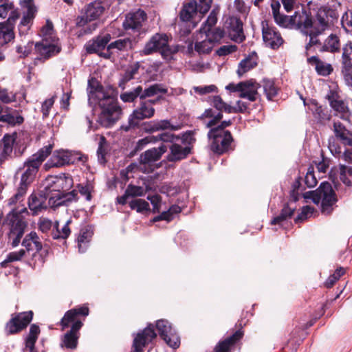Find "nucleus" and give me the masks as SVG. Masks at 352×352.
Instances as JSON below:
<instances>
[{"mask_svg":"<svg viewBox=\"0 0 352 352\" xmlns=\"http://www.w3.org/2000/svg\"><path fill=\"white\" fill-rule=\"evenodd\" d=\"M89 307L84 305L76 307L65 312L60 322L61 330L71 327V329L64 334L61 338V347L75 349L77 347L80 337V329L83 325L81 317L85 318L89 315Z\"/></svg>","mask_w":352,"mask_h":352,"instance_id":"1","label":"nucleus"},{"mask_svg":"<svg viewBox=\"0 0 352 352\" xmlns=\"http://www.w3.org/2000/svg\"><path fill=\"white\" fill-rule=\"evenodd\" d=\"M95 94L101 109L98 122L104 127H110L120 118L122 109L116 99L105 92L102 87H98Z\"/></svg>","mask_w":352,"mask_h":352,"instance_id":"2","label":"nucleus"},{"mask_svg":"<svg viewBox=\"0 0 352 352\" xmlns=\"http://www.w3.org/2000/svg\"><path fill=\"white\" fill-rule=\"evenodd\" d=\"M329 12L332 11L319 9L314 19L311 16L309 29L306 32V36L309 37V41L305 46L306 50L308 51L314 45L320 44V36L329 29L331 26Z\"/></svg>","mask_w":352,"mask_h":352,"instance_id":"3","label":"nucleus"},{"mask_svg":"<svg viewBox=\"0 0 352 352\" xmlns=\"http://www.w3.org/2000/svg\"><path fill=\"white\" fill-rule=\"evenodd\" d=\"M306 199H311L313 202L318 204L321 202V212L324 215L330 214L333 210V205L337 202L336 195L329 182H322L314 191L304 194Z\"/></svg>","mask_w":352,"mask_h":352,"instance_id":"4","label":"nucleus"},{"mask_svg":"<svg viewBox=\"0 0 352 352\" xmlns=\"http://www.w3.org/2000/svg\"><path fill=\"white\" fill-rule=\"evenodd\" d=\"M177 51V47L168 45V36L166 34H155L146 43L144 49L140 51V54L147 56L160 52L164 59L170 60Z\"/></svg>","mask_w":352,"mask_h":352,"instance_id":"5","label":"nucleus"},{"mask_svg":"<svg viewBox=\"0 0 352 352\" xmlns=\"http://www.w3.org/2000/svg\"><path fill=\"white\" fill-rule=\"evenodd\" d=\"M195 140L193 132L189 131L183 133L181 138L176 140L173 144H170V153L166 157L167 160L176 162L186 159L191 153Z\"/></svg>","mask_w":352,"mask_h":352,"instance_id":"6","label":"nucleus"},{"mask_svg":"<svg viewBox=\"0 0 352 352\" xmlns=\"http://www.w3.org/2000/svg\"><path fill=\"white\" fill-rule=\"evenodd\" d=\"M23 212H28L26 208L23 207L21 210L13 208L6 217V221L10 226L8 238L13 248L16 247L20 243L24 234L26 223L21 216Z\"/></svg>","mask_w":352,"mask_h":352,"instance_id":"7","label":"nucleus"},{"mask_svg":"<svg viewBox=\"0 0 352 352\" xmlns=\"http://www.w3.org/2000/svg\"><path fill=\"white\" fill-rule=\"evenodd\" d=\"M52 148L51 144L43 147L25 163V170L21 175L20 183L29 186L33 182L39 166L51 153Z\"/></svg>","mask_w":352,"mask_h":352,"instance_id":"8","label":"nucleus"},{"mask_svg":"<svg viewBox=\"0 0 352 352\" xmlns=\"http://www.w3.org/2000/svg\"><path fill=\"white\" fill-rule=\"evenodd\" d=\"M52 190L48 188H45V192L40 193H32L28 198V208L32 212V215H37L40 212L46 210L48 205L52 207H57L61 206L64 203V200H62L61 197H58L55 199L54 196L49 197L48 201H47L49 192Z\"/></svg>","mask_w":352,"mask_h":352,"instance_id":"9","label":"nucleus"},{"mask_svg":"<svg viewBox=\"0 0 352 352\" xmlns=\"http://www.w3.org/2000/svg\"><path fill=\"white\" fill-rule=\"evenodd\" d=\"M166 151L167 146L162 144L157 148H152L142 153L140 157V170L144 173H152L156 168L155 163Z\"/></svg>","mask_w":352,"mask_h":352,"instance_id":"10","label":"nucleus"},{"mask_svg":"<svg viewBox=\"0 0 352 352\" xmlns=\"http://www.w3.org/2000/svg\"><path fill=\"white\" fill-rule=\"evenodd\" d=\"M211 151L218 154L227 151L233 139L229 131L210 130L208 133Z\"/></svg>","mask_w":352,"mask_h":352,"instance_id":"11","label":"nucleus"},{"mask_svg":"<svg viewBox=\"0 0 352 352\" xmlns=\"http://www.w3.org/2000/svg\"><path fill=\"white\" fill-rule=\"evenodd\" d=\"M161 96L154 100H146L142 101L140 106L135 109L130 116L129 123L131 127H135L138 125L139 121L151 118L154 116L155 109L153 105L161 99Z\"/></svg>","mask_w":352,"mask_h":352,"instance_id":"12","label":"nucleus"},{"mask_svg":"<svg viewBox=\"0 0 352 352\" xmlns=\"http://www.w3.org/2000/svg\"><path fill=\"white\" fill-rule=\"evenodd\" d=\"M147 19L146 13L142 10L131 12L126 14L123 22L124 29L129 34H140L144 32L143 26Z\"/></svg>","mask_w":352,"mask_h":352,"instance_id":"13","label":"nucleus"},{"mask_svg":"<svg viewBox=\"0 0 352 352\" xmlns=\"http://www.w3.org/2000/svg\"><path fill=\"white\" fill-rule=\"evenodd\" d=\"M61 51V45L58 38L53 40L42 38L40 42L35 44V52L37 54L36 59L47 60L54 56Z\"/></svg>","mask_w":352,"mask_h":352,"instance_id":"14","label":"nucleus"},{"mask_svg":"<svg viewBox=\"0 0 352 352\" xmlns=\"http://www.w3.org/2000/svg\"><path fill=\"white\" fill-rule=\"evenodd\" d=\"M21 6L26 10L23 12V16L18 25V30L20 36L26 35L32 25L36 16L37 8L34 0H21Z\"/></svg>","mask_w":352,"mask_h":352,"instance_id":"15","label":"nucleus"},{"mask_svg":"<svg viewBox=\"0 0 352 352\" xmlns=\"http://www.w3.org/2000/svg\"><path fill=\"white\" fill-rule=\"evenodd\" d=\"M33 318L32 311L21 312L12 315L11 319L6 325L7 334H16L25 329Z\"/></svg>","mask_w":352,"mask_h":352,"instance_id":"16","label":"nucleus"},{"mask_svg":"<svg viewBox=\"0 0 352 352\" xmlns=\"http://www.w3.org/2000/svg\"><path fill=\"white\" fill-rule=\"evenodd\" d=\"M82 161V156L80 153L68 151H55L48 163L52 167H60L69 164H74Z\"/></svg>","mask_w":352,"mask_h":352,"instance_id":"17","label":"nucleus"},{"mask_svg":"<svg viewBox=\"0 0 352 352\" xmlns=\"http://www.w3.org/2000/svg\"><path fill=\"white\" fill-rule=\"evenodd\" d=\"M20 12L18 10H12L9 15L8 19L0 23V45L7 44L14 39V29L16 21L20 17Z\"/></svg>","mask_w":352,"mask_h":352,"instance_id":"18","label":"nucleus"},{"mask_svg":"<svg viewBox=\"0 0 352 352\" xmlns=\"http://www.w3.org/2000/svg\"><path fill=\"white\" fill-rule=\"evenodd\" d=\"M156 328L160 337L172 348L176 349L179 346V338L174 332L170 324L166 320L157 321Z\"/></svg>","mask_w":352,"mask_h":352,"instance_id":"19","label":"nucleus"},{"mask_svg":"<svg viewBox=\"0 0 352 352\" xmlns=\"http://www.w3.org/2000/svg\"><path fill=\"white\" fill-rule=\"evenodd\" d=\"M201 120L205 118H210L208 122L204 121V124L207 128H210V130H219L226 131L225 129L232 124L231 120H225L221 122L220 124L216 126L217 123L223 118L221 112L216 113L212 109H206L204 113L200 117Z\"/></svg>","mask_w":352,"mask_h":352,"instance_id":"20","label":"nucleus"},{"mask_svg":"<svg viewBox=\"0 0 352 352\" xmlns=\"http://www.w3.org/2000/svg\"><path fill=\"white\" fill-rule=\"evenodd\" d=\"M111 39V36L109 34L98 36L85 44L86 52L88 54H97L99 56L103 58L102 54L106 52L107 44Z\"/></svg>","mask_w":352,"mask_h":352,"instance_id":"21","label":"nucleus"},{"mask_svg":"<svg viewBox=\"0 0 352 352\" xmlns=\"http://www.w3.org/2000/svg\"><path fill=\"white\" fill-rule=\"evenodd\" d=\"M262 33L265 45L272 49L278 48L283 43L280 34L267 23H262Z\"/></svg>","mask_w":352,"mask_h":352,"instance_id":"22","label":"nucleus"},{"mask_svg":"<svg viewBox=\"0 0 352 352\" xmlns=\"http://www.w3.org/2000/svg\"><path fill=\"white\" fill-rule=\"evenodd\" d=\"M154 327L149 324L142 332L139 333L133 340L135 352H142L143 348L156 337Z\"/></svg>","mask_w":352,"mask_h":352,"instance_id":"23","label":"nucleus"},{"mask_svg":"<svg viewBox=\"0 0 352 352\" xmlns=\"http://www.w3.org/2000/svg\"><path fill=\"white\" fill-rule=\"evenodd\" d=\"M181 138L179 135H175L173 133L165 132L160 133L156 136L151 135L148 136L144 138H142L141 140H139L136 149L137 150H141L143 148L144 146H146L147 144L153 142L155 143L158 141H162L163 142H169L171 144H173L174 142H176V140Z\"/></svg>","mask_w":352,"mask_h":352,"instance_id":"24","label":"nucleus"},{"mask_svg":"<svg viewBox=\"0 0 352 352\" xmlns=\"http://www.w3.org/2000/svg\"><path fill=\"white\" fill-rule=\"evenodd\" d=\"M292 28L300 30L302 33L306 36V32L309 29L311 23V15L302 9L300 11L295 12L292 16Z\"/></svg>","mask_w":352,"mask_h":352,"instance_id":"25","label":"nucleus"},{"mask_svg":"<svg viewBox=\"0 0 352 352\" xmlns=\"http://www.w3.org/2000/svg\"><path fill=\"white\" fill-rule=\"evenodd\" d=\"M242 84L239 97L247 98L251 102L256 101L259 96L258 93V89L260 87L259 84L253 79L243 81Z\"/></svg>","mask_w":352,"mask_h":352,"instance_id":"26","label":"nucleus"},{"mask_svg":"<svg viewBox=\"0 0 352 352\" xmlns=\"http://www.w3.org/2000/svg\"><path fill=\"white\" fill-rule=\"evenodd\" d=\"M53 183L55 184V188L51 190L52 191H57L56 193L55 199L58 198L59 197H62L63 192L69 190L73 186V179L68 174H63L59 177H56L55 180L53 181Z\"/></svg>","mask_w":352,"mask_h":352,"instance_id":"27","label":"nucleus"},{"mask_svg":"<svg viewBox=\"0 0 352 352\" xmlns=\"http://www.w3.org/2000/svg\"><path fill=\"white\" fill-rule=\"evenodd\" d=\"M132 47L133 43L131 38H119L107 45L106 52L103 53L102 56L104 58L109 59L112 56V50L116 49L118 51H126L132 49Z\"/></svg>","mask_w":352,"mask_h":352,"instance_id":"28","label":"nucleus"},{"mask_svg":"<svg viewBox=\"0 0 352 352\" xmlns=\"http://www.w3.org/2000/svg\"><path fill=\"white\" fill-rule=\"evenodd\" d=\"M307 62L315 67L316 73L320 76L326 77L333 72L332 65L321 60L318 56H311L307 58Z\"/></svg>","mask_w":352,"mask_h":352,"instance_id":"29","label":"nucleus"},{"mask_svg":"<svg viewBox=\"0 0 352 352\" xmlns=\"http://www.w3.org/2000/svg\"><path fill=\"white\" fill-rule=\"evenodd\" d=\"M16 138L14 135L6 134L0 141V162L12 157Z\"/></svg>","mask_w":352,"mask_h":352,"instance_id":"30","label":"nucleus"},{"mask_svg":"<svg viewBox=\"0 0 352 352\" xmlns=\"http://www.w3.org/2000/svg\"><path fill=\"white\" fill-rule=\"evenodd\" d=\"M333 132L342 144L352 146V133L340 121H333Z\"/></svg>","mask_w":352,"mask_h":352,"instance_id":"31","label":"nucleus"},{"mask_svg":"<svg viewBox=\"0 0 352 352\" xmlns=\"http://www.w3.org/2000/svg\"><path fill=\"white\" fill-rule=\"evenodd\" d=\"M318 46L319 51L321 52H327L336 53L340 51V43L339 37L334 34H331L323 43L316 45Z\"/></svg>","mask_w":352,"mask_h":352,"instance_id":"32","label":"nucleus"},{"mask_svg":"<svg viewBox=\"0 0 352 352\" xmlns=\"http://www.w3.org/2000/svg\"><path fill=\"white\" fill-rule=\"evenodd\" d=\"M21 244L28 252L35 250L36 252H38L43 248L39 236L34 231L25 236Z\"/></svg>","mask_w":352,"mask_h":352,"instance_id":"33","label":"nucleus"},{"mask_svg":"<svg viewBox=\"0 0 352 352\" xmlns=\"http://www.w3.org/2000/svg\"><path fill=\"white\" fill-rule=\"evenodd\" d=\"M229 28V34L233 41L241 43L244 40L243 23L239 19L235 17L230 18Z\"/></svg>","mask_w":352,"mask_h":352,"instance_id":"34","label":"nucleus"},{"mask_svg":"<svg viewBox=\"0 0 352 352\" xmlns=\"http://www.w3.org/2000/svg\"><path fill=\"white\" fill-rule=\"evenodd\" d=\"M140 67V65L139 62L134 63L128 66L118 83L119 87L122 89H124L126 88V84L128 82L136 78L137 76L139 74Z\"/></svg>","mask_w":352,"mask_h":352,"instance_id":"35","label":"nucleus"},{"mask_svg":"<svg viewBox=\"0 0 352 352\" xmlns=\"http://www.w3.org/2000/svg\"><path fill=\"white\" fill-rule=\"evenodd\" d=\"M243 333L241 331H236L232 336L220 342L215 347L214 352H228L230 347L239 340Z\"/></svg>","mask_w":352,"mask_h":352,"instance_id":"36","label":"nucleus"},{"mask_svg":"<svg viewBox=\"0 0 352 352\" xmlns=\"http://www.w3.org/2000/svg\"><path fill=\"white\" fill-rule=\"evenodd\" d=\"M352 72V46L346 44L343 48L342 55V74H345Z\"/></svg>","mask_w":352,"mask_h":352,"instance_id":"37","label":"nucleus"},{"mask_svg":"<svg viewBox=\"0 0 352 352\" xmlns=\"http://www.w3.org/2000/svg\"><path fill=\"white\" fill-rule=\"evenodd\" d=\"M197 11L199 12V4L195 1H191L184 6L180 12V19L185 22L189 21Z\"/></svg>","mask_w":352,"mask_h":352,"instance_id":"38","label":"nucleus"},{"mask_svg":"<svg viewBox=\"0 0 352 352\" xmlns=\"http://www.w3.org/2000/svg\"><path fill=\"white\" fill-rule=\"evenodd\" d=\"M40 332V328L38 325L33 324L30 326L29 333L25 338V348L30 352H37L35 349V343Z\"/></svg>","mask_w":352,"mask_h":352,"instance_id":"39","label":"nucleus"},{"mask_svg":"<svg viewBox=\"0 0 352 352\" xmlns=\"http://www.w3.org/2000/svg\"><path fill=\"white\" fill-rule=\"evenodd\" d=\"M71 222L72 221L70 219L67 220L64 226L61 228V229H60L58 222L55 221L54 223V229H52L51 232L52 238L54 239H67L71 233V230L69 227V225L71 223Z\"/></svg>","mask_w":352,"mask_h":352,"instance_id":"40","label":"nucleus"},{"mask_svg":"<svg viewBox=\"0 0 352 352\" xmlns=\"http://www.w3.org/2000/svg\"><path fill=\"white\" fill-rule=\"evenodd\" d=\"M257 65L256 56H250L242 60L239 65L237 74L242 76L244 74L251 70Z\"/></svg>","mask_w":352,"mask_h":352,"instance_id":"41","label":"nucleus"},{"mask_svg":"<svg viewBox=\"0 0 352 352\" xmlns=\"http://www.w3.org/2000/svg\"><path fill=\"white\" fill-rule=\"evenodd\" d=\"M104 8L100 3L94 2L89 3L85 10L87 20L93 21L98 19L103 12Z\"/></svg>","mask_w":352,"mask_h":352,"instance_id":"42","label":"nucleus"},{"mask_svg":"<svg viewBox=\"0 0 352 352\" xmlns=\"http://www.w3.org/2000/svg\"><path fill=\"white\" fill-rule=\"evenodd\" d=\"M331 108L338 113L339 117L343 120L351 122V112L345 102L340 99L331 105Z\"/></svg>","mask_w":352,"mask_h":352,"instance_id":"43","label":"nucleus"},{"mask_svg":"<svg viewBox=\"0 0 352 352\" xmlns=\"http://www.w3.org/2000/svg\"><path fill=\"white\" fill-rule=\"evenodd\" d=\"M295 209L296 208L294 206L292 207L290 204H285L280 214L274 217L272 220L271 223L273 225H281L284 221L292 217L295 211Z\"/></svg>","mask_w":352,"mask_h":352,"instance_id":"44","label":"nucleus"},{"mask_svg":"<svg viewBox=\"0 0 352 352\" xmlns=\"http://www.w3.org/2000/svg\"><path fill=\"white\" fill-rule=\"evenodd\" d=\"M93 232L88 228L81 229L78 237V245L79 251L83 252L87 249V245L92 237Z\"/></svg>","mask_w":352,"mask_h":352,"instance_id":"45","label":"nucleus"},{"mask_svg":"<svg viewBox=\"0 0 352 352\" xmlns=\"http://www.w3.org/2000/svg\"><path fill=\"white\" fill-rule=\"evenodd\" d=\"M264 93L268 100H272L278 94V88L273 80L263 79L262 81Z\"/></svg>","mask_w":352,"mask_h":352,"instance_id":"46","label":"nucleus"},{"mask_svg":"<svg viewBox=\"0 0 352 352\" xmlns=\"http://www.w3.org/2000/svg\"><path fill=\"white\" fill-rule=\"evenodd\" d=\"M182 209L177 205H173L167 211L162 212L160 215L155 217L153 219V222L165 220L170 221L173 219V215L181 212Z\"/></svg>","mask_w":352,"mask_h":352,"instance_id":"47","label":"nucleus"},{"mask_svg":"<svg viewBox=\"0 0 352 352\" xmlns=\"http://www.w3.org/2000/svg\"><path fill=\"white\" fill-rule=\"evenodd\" d=\"M206 38H207L214 45L215 43H219L224 37L225 32L220 28H214L210 29L208 32H202Z\"/></svg>","mask_w":352,"mask_h":352,"instance_id":"48","label":"nucleus"},{"mask_svg":"<svg viewBox=\"0 0 352 352\" xmlns=\"http://www.w3.org/2000/svg\"><path fill=\"white\" fill-rule=\"evenodd\" d=\"M165 94L166 93V89H164L159 84H154L146 88L143 90L142 88V93L140 96V100H144L146 98L154 96L158 94Z\"/></svg>","mask_w":352,"mask_h":352,"instance_id":"49","label":"nucleus"},{"mask_svg":"<svg viewBox=\"0 0 352 352\" xmlns=\"http://www.w3.org/2000/svg\"><path fill=\"white\" fill-rule=\"evenodd\" d=\"M28 186L27 184L20 183L16 194L8 200V204L12 206L22 202L24 200Z\"/></svg>","mask_w":352,"mask_h":352,"instance_id":"50","label":"nucleus"},{"mask_svg":"<svg viewBox=\"0 0 352 352\" xmlns=\"http://www.w3.org/2000/svg\"><path fill=\"white\" fill-rule=\"evenodd\" d=\"M129 205L132 210H136L138 212H144L150 211L149 204L141 199H133L129 201Z\"/></svg>","mask_w":352,"mask_h":352,"instance_id":"51","label":"nucleus"},{"mask_svg":"<svg viewBox=\"0 0 352 352\" xmlns=\"http://www.w3.org/2000/svg\"><path fill=\"white\" fill-rule=\"evenodd\" d=\"M142 86L136 87L133 90L126 91L120 95L121 100L124 102H132L135 100L137 98L141 96Z\"/></svg>","mask_w":352,"mask_h":352,"instance_id":"52","label":"nucleus"},{"mask_svg":"<svg viewBox=\"0 0 352 352\" xmlns=\"http://www.w3.org/2000/svg\"><path fill=\"white\" fill-rule=\"evenodd\" d=\"M25 252L26 251L23 249L19 251L10 252L7 255L6 258L1 263V266L2 267H6L9 263L21 261L25 256Z\"/></svg>","mask_w":352,"mask_h":352,"instance_id":"53","label":"nucleus"},{"mask_svg":"<svg viewBox=\"0 0 352 352\" xmlns=\"http://www.w3.org/2000/svg\"><path fill=\"white\" fill-rule=\"evenodd\" d=\"M212 105L219 111V112L224 111L226 113H231L234 111L233 107L226 103L219 96L213 97Z\"/></svg>","mask_w":352,"mask_h":352,"instance_id":"54","label":"nucleus"},{"mask_svg":"<svg viewBox=\"0 0 352 352\" xmlns=\"http://www.w3.org/2000/svg\"><path fill=\"white\" fill-rule=\"evenodd\" d=\"M217 14L218 11L216 10H212L208 16L207 20L200 28V33H202V32H208L210 29L214 28L213 27L215 25L217 21Z\"/></svg>","mask_w":352,"mask_h":352,"instance_id":"55","label":"nucleus"},{"mask_svg":"<svg viewBox=\"0 0 352 352\" xmlns=\"http://www.w3.org/2000/svg\"><path fill=\"white\" fill-rule=\"evenodd\" d=\"M214 45L207 38L200 42H196L195 45V50L199 54H208L211 52Z\"/></svg>","mask_w":352,"mask_h":352,"instance_id":"56","label":"nucleus"},{"mask_svg":"<svg viewBox=\"0 0 352 352\" xmlns=\"http://www.w3.org/2000/svg\"><path fill=\"white\" fill-rule=\"evenodd\" d=\"M274 21L280 26L286 28H292V16L276 13L274 14Z\"/></svg>","mask_w":352,"mask_h":352,"instance_id":"57","label":"nucleus"},{"mask_svg":"<svg viewBox=\"0 0 352 352\" xmlns=\"http://www.w3.org/2000/svg\"><path fill=\"white\" fill-rule=\"evenodd\" d=\"M107 143L104 137H101L100 139L99 146L97 151L98 161L101 164L106 162V154L107 153Z\"/></svg>","mask_w":352,"mask_h":352,"instance_id":"58","label":"nucleus"},{"mask_svg":"<svg viewBox=\"0 0 352 352\" xmlns=\"http://www.w3.org/2000/svg\"><path fill=\"white\" fill-rule=\"evenodd\" d=\"M41 33L43 38H47L50 40L58 38L54 34L53 23L49 19L46 21L45 25L41 28Z\"/></svg>","mask_w":352,"mask_h":352,"instance_id":"59","label":"nucleus"},{"mask_svg":"<svg viewBox=\"0 0 352 352\" xmlns=\"http://www.w3.org/2000/svg\"><path fill=\"white\" fill-rule=\"evenodd\" d=\"M126 194L131 197H142L146 194L147 189L143 188L142 186L129 184L126 187Z\"/></svg>","mask_w":352,"mask_h":352,"instance_id":"60","label":"nucleus"},{"mask_svg":"<svg viewBox=\"0 0 352 352\" xmlns=\"http://www.w3.org/2000/svg\"><path fill=\"white\" fill-rule=\"evenodd\" d=\"M23 121L24 119L21 116H14L10 113L0 116V122H7L12 125L22 124Z\"/></svg>","mask_w":352,"mask_h":352,"instance_id":"61","label":"nucleus"},{"mask_svg":"<svg viewBox=\"0 0 352 352\" xmlns=\"http://www.w3.org/2000/svg\"><path fill=\"white\" fill-rule=\"evenodd\" d=\"M0 100L5 104L11 103L16 100V94L8 89L0 87Z\"/></svg>","mask_w":352,"mask_h":352,"instance_id":"62","label":"nucleus"},{"mask_svg":"<svg viewBox=\"0 0 352 352\" xmlns=\"http://www.w3.org/2000/svg\"><path fill=\"white\" fill-rule=\"evenodd\" d=\"M305 183L308 188H314L316 186L318 181L314 175V168L309 166L305 177Z\"/></svg>","mask_w":352,"mask_h":352,"instance_id":"63","label":"nucleus"},{"mask_svg":"<svg viewBox=\"0 0 352 352\" xmlns=\"http://www.w3.org/2000/svg\"><path fill=\"white\" fill-rule=\"evenodd\" d=\"M38 229L43 233H48L52 228H54V224L51 220L45 217H41L38 222Z\"/></svg>","mask_w":352,"mask_h":352,"instance_id":"64","label":"nucleus"}]
</instances>
